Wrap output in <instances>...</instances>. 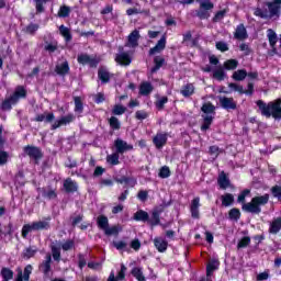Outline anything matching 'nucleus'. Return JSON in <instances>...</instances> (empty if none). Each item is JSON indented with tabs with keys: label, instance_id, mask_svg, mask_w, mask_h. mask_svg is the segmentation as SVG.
Listing matches in <instances>:
<instances>
[{
	"label": "nucleus",
	"instance_id": "f257e3e1",
	"mask_svg": "<svg viewBox=\"0 0 281 281\" xmlns=\"http://www.w3.org/2000/svg\"><path fill=\"white\" fill-rule=\"evenodd\" d=\"M251 191L249 189H245L237 198L238 203H243L244 212H248L250 214H260L262 209L260 205H267L269 203V194H263L260 196H255L250 202L245 203V199L249 196Z\"/></svg>",
	"mask_w": 281,
	"mask_h": 281
},
{
	"label": "nucleus",
	"instance_id": "f03ea898",
	"mask_svg": "<svg viewBox=\"0 0 281 281\" xmlns=\"http://www.w3.org/2000/svg\"><path fill=\"white\" fill-rule=\"evenodd\" d=\"M257 106L265 117H274V120H281V99H277L273 102L265 103V101H257Z\"/></svg>",
	"mask_w": 281,
	"mask_h": 281
},
{
	"label": "nucleus",
	"instance_id": "7ed1b4c3",
	"mask_svg": "<svg viewBox=\"0 0 281 281\" xmlns=\"http://www.w3.org/2000/svg\"><path fill=\"white\" fill-rule=\"evenodd\" d=\"M267 9H255V16H260V19H273V16H280L281 0H273L272 2H267Z\"/></svg>",
	"mask_w": 281,
	"mask_h": 281
},
{
	"label": "nucleus",
	"instance_id": "20e7f679",
	"mask_svg": "<svg viewBox=\"0 0 281 281\" xmlns=\"http://www.w3.org/2000/svg\"><path fill=\"white\" fill-rule=\"evenodd\" d=\"M49 221H52V217L33 222L31 224H25L22 227V237L27 238V234H30V232H40L41 229H49V227H52V225L49 224Z\"/></svg>",
	"mask_w": 281,
	"mask_h": 281
},
{
	"label": "nucleus",
	"instance_id": "39448f33",
	"mask_svg": "<svg viewBox=\"0 0 281 281\" xmlns=\"http://www.w3.org/2000/svg\"><path fill=\"white\" fill-rule=\"evenodd\" d=\"M25 95H27L25 88H23V86H19L15 88L14 93L2 102L1 109L3 111H10V109H12V104H16V102H19L21 98H25Z\"/></svg>",
	"mask_w": 281,
	"mask_h": 281
},
{
	"label": "nucleus",
	"instance_id": "423d86ee",
	"mask_svg": "<svg viewBox=\"0 0 281 281\" xmlns=\"http://www.w3.org/2000/svg\"><path fill=\"white\" fill-rule=\"evenodd\" d=\"M40 271L44 274L45 278H49L52 273V255L47 254L45 259L40 263Z\"/></svg>",
	"mask_w": 281,
	"mask_h": 281
},
{
	"label": "nucleus",
	"instance_id": "0eeeda50",
	"mask_svg": "<svg viewBox=\"0 0 281 281\" xmlns=\"http://www.w3.org/2000/svg\"><path fill=\"white\" fill-rule=\"evenodd\" d=\"M153 144L158 150H161V148H164V146L168 144V133L158 132L153 138Z\"/></svg>",
	"mask_w": 281,
	"mask_h": 281
},
{
	"label": "nucleus",
	"instance_id": "6e6552de",
	"mask_svg": "<svg viewBox=\"0 0 281 281\" xmlns=\"http://www.w3.org/2000/svg\"><path fill=\"white\" fill-rule=\"evenodd\" d=\"M114 148H116V153L119 155H124V153H128V150H133V145L126 143V140L122 138H117L114 140Z\"/></svg>",
	"mask_w": 281,
	"mask_h": 281
},
{
	"label": "nucleus",
	"instance_id": "1a4fd4ad",
	"mask_svg": "<svg viewBox=\"0 0 281 281\" xmlns=\"http://www.w3.org/2000/svg\"><path fill=\"white\" fill-rule=\"evenodd\" d=\"M75 120L76 116L74 114H67L54 122V124L52 125V131H56V128H60V126H67V124H71V122H74Z\"/></svg>",
	"mask_w": 281,
	"mask_h": 281
},
{
	"label": "nucleus",
	"instance_id": "9d476101",
	"mask_svg": "<svg viewBox=\"0 0 281 281\" xmlns=\"http://www.w3.org/2000/svg\"><path fill=\"white\" fill-rule=\"evenodd\" d=\"M269 234H272V236H278L281 232V216L272 218V221L269 222Z\"/></svg>",
	"mask_w": 281,
	"mask_h": 281
},
{
	"label": "nucleus",
	"instance_id": "9b49d317",
	"mask_svg": "<svg viewBox=\"0 0 281 281\" xmlns=\"http://www.w3.org/2000/svg\"><path fill=\"white\" fill-rule=\"evenodd\" d=\"M24 153L31 159H35V161H38V159H41L43 157V153L41 151V148L34 147V146L24 147Z\"/></svg>",
	"mask_w": 281,
	"mask_h": 281
},
{
	"label": "nucleus",
	"instance_id": "f8f14e48",
	"mask_svg": "<svg viewBox=\"0 0 281 281\" xmlns=\"http://www.w3.org/2000/svg\"><path fill=\"white\" fill-rule=\"evenodd\" d=\"M34 270V268L32 267V265H27L24 268V272L23 270H21V268L18 269V277L15 279V281H30V276H32V271Z\"/></svg>",
	"mask_w": 281,
	"mask_h": 281
},
{
	"label": "nucleus",
	"instance_id": "ddd939ff",
	"mask_svg": "<svg viewBox=\"0 0 281 281\" xmlns=\"http://www.w3.org/2000/svg\"><path fill=\"white\" fill-rule=\"evenodd\" d=\"M199 207H201V198L196 196L191 201L190 205L192 218H200Z\"/></svg>",
	"mask_w": 281,
	"mask_h": 281
},
{
	"label": "nucleus",
	"instance_id": "4468645a",
	"mask_svg": "<svg viewBox=\"0 0 281 281\" xmlns=\"http://www.w3.org/2000/svg\"><path fill=\"white\" fill-rule=\"evenodd\" d=\"M166 49V35H164L157 44L149 49V56H154V54H161Z\"/></svg>",
	"mask_w": 281,
	"mask_h": 281
},
{
	"label": "nucleus",
	"instance_id": "2eb2a0df",
	"mask_svg": "<svg viewBox=\"0 0 281 281\" xmlns=\"http://www.w3.org/2000/svg\"><path fill=\"white\" fill-rule=\"evenodd\" d=\"M154 245L157 251H159L160 254L166 252L168 249V240H166V238L164 237H156L154 239Z\"/></svg>",
	"mask_w": 281,
	"mask_h": 281
},
{
	"label": "nucleus",
	"instance_id": "dca6fc26",
	"mask_svg": "<svg viewBox=\"0 0 281 281\" xmlns=\"http://www.w3.org/2000/svg\"><path fill=\"white\" fill-rule=\"evenodd\" d=\"M220 104L223 109H226V110L236 109V101H234V98L221 97Z\"/></svg>",
	"mask_w": 281,
	"mask_h": 281
},
{
	"label": "nucleus",
	"instance_id": "f3484780",
	"mask_svg": "<svg viewBox=\"0 0 281 281\" xmlns=\"http://www.w3.org/2000/svg\"><path fill=\"white\" fill-rule=\"evenodd\" d=\"M77 60L80 65H90V67H95L97 65L95 59L91 58V56L87 54L79 55Z\"/></svg>",
	"mask_w": 281,
	"mask_h": 281
},
{
	"label": "nucleus",
	"instance_id": "a211bd4d",
	"mask_svg": "<svg viewBox=\"0 0 281 281\" xmlns=\"http://www.w3.org/2000/svg\"><path fill=\"white\" fill-rule=\"evenodd\" d=\"M42 192V196H44V199H48V201H52L53 199H56V196H58V194L56 193V189H53L52 187H46L41 189Z\"/></svg>",
	"mask_w": 281,
	"mask_h": 281
},
{
	"label": "nucleus",
	"instance_id": "6ab92c4d",
	"mask_svg": "<svg viewBox=\"0 0 281 281\" xmlns=\"http://www.w3.org/2000/svg\"><path fill=\"white\" fill-rule=\"evenodd\" d=\"M234 36L237 41H245V38H247L248 35L245 24L237 25Z\"/></svg>",
	"mask_w": 281,
	"mask_h": 281
},
{
	"label": "nucleus",
	"instance_id": "aec40b11",
	"mask_svg": "<svg viewBox=\"0 0 281 281\" xmlns=\"http://www.w3.org/2000/svg\"><path fill=\"white\" fill-rule=\"evenodd\" d=\"M139 41V31L134 30L130 35H128V42H127V47H137Z\"/></svg>",
	"mask_w": 281,
	"mask_h": 281
},
{
	"label": "nucleus",
	"instance_id": "412c9836",
	"mask_svg": "<svg viewBox=\"0 0 281 281\" xmlns=\"http://www.w3.org/2000/svg\"><path fill=\"white\" fill-rule=\"evenodd\" d=\"M55 71L58 76H67V74H69V63L65 60L61 64H57Z\"/></svg>",
	"mask_w": 281,
	"mask_h": 281
},
{
	"label": "nucleus",
	"instance_id": "4be33fe9",
	"mask_svg": "<svg viewBox=\"0 0 281 281\" xmlns=\"http://www.w3.org/2000/svg\"><path fill=\"white\" fill-rule=\"evenodd\" d=\"M153 83L148 81H144L139 86V94L140 95H150L153 93Z\"/></svg>",
	"mask_w": 281,
	"mask_h": 281
},
{
	"label": "nucleus",
	"instance_id": "5701e85b",
	"mask_svg": "<svg viewBox=\"0 0 281 281\" xmlns=\"http://www.w3.org/2000/svg\"><path fill=\"white\" fill-rule=\"evenodd\" d=\"M64 188H65L66 192H77L78 183H76V181L71 180V178H68L64 181Z\"/></svg>",
	"mask_w": 281,
	"mask_h": 281
},
{
	"label": "nucleus",
	"instance_id": "b1692460",
	"mask_svg": "<svg viewBox=\"0 0 281 281\" xmlns=\"http://www.w3.org/2000/svg\"><path fill=\"white\" fill-rule=\"evenodd\" d=\"M217 183H218L221 190H227V188H229V178H227L225 172H222L218 176Z\"/></svg>",
	"mask_w": 281,
	"mask_h": 281
},
{
	"label": "nucleus",
	"instance_id": "393cba45",
	"mask_svg": "<svg viewBox=\"0 0 281 281\" xmlns=\"http://www.w3.org/2000/svg\"><path fill=\"white\" fill-rule=\"evenodd\" d=\"M115 61L119 63V65H131V56L127 53H120L116 55Z\"/></svg>",
	"mask_w": 281,
	"mask_h": 281
},
{
	"label": "nucleus",
	"instance_id": "a878e982",
	"mask_svg": "<svg viewBox=\"0 0 281 281\" xmlns=\"http://www.w3.org/2000/svg\"><path fill=\"white\" fill-rule=\"evenodd\" d=\"M218 269V260L212 259L206 266V276L212 278V273Z\"/></svg>",
	"mask_w": 281,
	"mask_h": 281
},
{
	"label": "nucleus",
	"instance_id": "bb28decb",
	"mask_svg": "<svg viewBox=\"0 0 281 281\" xmlns=\"http://www.w3.org/2000/svg\"><path fill=\"white\" fill-rule=\"evenodd\" d=\"M180 93L183 95V98H190V95L194 94V85L188 83L183 86Z\"/></svg>",
	"mask_w": 281,
	"mask_h": 281
},
{
	"label": "nucleus",
	"instance_id": "cd10ccee",
	"mask_svg": "<svg viewBox=\"0 0 281 281\" xmlns=\"http://www.w3.org/2000/svg\"><path fill=\"white\" fill-rule=\"evenodd\" d=\"M149 215L148 212L139 210L134 214V221H142L143 223L148 222Z\"/></svg>",
	"mask_w": 281,
	"mask_h": 281
},
{
	"label": "nucleus",
	"instance_id": "c85d7f7f",
	"mask_svg": "<svg viewBox=\"0 0 281 281\" xmlns=\"http://www.w3.org/2000/svg\"><path fill=\"white\" fill-rule=\"evenodd\" d=\"M267 37H268V40H269L270 46H271L272 49H273V47H276V43H278V35L276 34V31L269 29V30L267 31Z\"/></svg>",
	"mask_w": 281,
	"mask_h": 281
},
{
	"label": "nucleus",
	"instance_id": "c756f323",
	"mask_svg": "<svg viewBox=\"0 0 281 281\" xmlns=\"http://www.w3.org/2000/svg\"><path fill=\"white\" fill-rule=\"evenodd\" d=\"M161 215V211L159 210H154L151 213V217H148V223L151 225H159L160 220L159 216Z\"/></svg>",
	"mask_w": 281,
	"mask_h": 281
},
{
	"label": "nucleus",
	"instance_id": "7c9ffc66",
	"mask_svg": "<svg viewBox=\"0 0 281 281\" xmlns=\"http://www.w3.org/2000/svg\"><path fill=\"white\" fill-rule=\"evenodd\" d=\"M106 161L110 166H117L120 165V154L117 151L110 154L106 156Z\"/></svg>",
	"mask_w": 281,
	"mask_h": 281
},
{
	"label": "nucleus",
	"instance_id": "2f4dec72",
	"mask_svg": "<svg viewBox=\"0 0 281 281\" xmlns=\"http://www.w3.org/2000/svg\"><path fill=\"white\" fill-rule=\"evenodd\" d=\"M69 14H71V8L65 4L61 5L57 12V16H59V19H67Z\"/></svg>",
	"mask_w": 281,
	"mask_h": 281
},
{
	"label": "nucleus",
	"instance_id": "473e14b6",
	"mask_svg": "<svg viewBox=\"0 0 281 281\" xmlns=\"http://www.w3.org/2000/svg\"><path fill=\"white\" fill-rule=\"evenodd\" d=\"M232 78H233V80L240 82V81L245 80V78H247V70L239 69L233 74Z\"/></svg>",
	"mask_w": 281,
	"mask_h": 281
},
{
	"label": "nucleus",
	"instance_id": "72a5a7b5",
	"mask_svg": "<svg viewBox=\"0 0 281 281\" xmlns=\"http://www.w3.org/2000/svg\"><path fill=\"white\" fill-rule=\"evenodd\" d=\"M98 76L101 82H109V80H111V74H109V70H106V68H100Z\"/></svg>",
	"mask_w": 281,
	"mask_h": 281
},
{
	"label": "nucleus",
	"instance_id": "f704fd0d",
	"mask_svg": "<svg viewBox=\"0 0 281 281\" xmlns=\"http://www.w3.org/2000/svg\"><path fill=\"white\" fill-rule=\"evenodd\" d=\"M97 225L100 227V229H103V232L109 227V218L104 215H100L97 218Z\"/></svg>",
	"mask_w": 281,
	"mask_h": 281
},
{
	"label": "nucleus",
	"instance_id": "c9c22d12",
	"mask_svg": "<svg viewBox=\"0 0 281 281\" xmlns=\"http://www.w3.org/2000/svg\"><path fill=\"white\" fill-rule=\"evenodd\" d=\"M225 70L221 66L213 70V78H215V80H218L220 82L225 80Z\"/></svg>",
	"mask_w": 281,
	"mask_h": 281
},
{
	"label": "nucleus",
	"instance_id": "e433bc0d",
	"mask_svg": "<svg viewBox=\"0 0 281 281\" xmlns=\"http://www.w3.org/2000/svg\"><path fill=\"white\" fill-rule=\"evenodd\" d=\"M37 252H38V248L34 246L29 247L24 250L23 258H25L26 260H30V258H34V256H36Z\"/></svg>",
	"mask_w": 281,
	"mask_h": 281
},
{
	"label": "nucleus",
	"instance_id": "4c0bfd02",
	"mask_svg": "<svg viewBox=\"0 0 281 281\" xmlns=\"http://www.w3.org/2000/svg\"><path fill=\"white\" fill-rule=\"evenodd\" d=\"M234 203V195L232 193H226L222 195V205L224 207H229Z\"/></svg>",
	"mask_w": 281,
	"mask_h": 281
},
{
	"label": "nucleus",
	"instance_id": "58836bf2",
	"mask_svg": "<svg viewBox=\"0 0 281 281\" xmlns=\"http://www.w3.org/2000/svg\"><path fill=\"white\" fill-rule=\"evenodd\" d=\"M59 34H61L67 43L71 41V32L69 31V27L65 25L59 26Z\"/></svg>",
	"mask_w": 281,
	"mask_h": 281
},
{
	"label": "nucleus",
	"instance_id": "ea45409f",
	"mask_svg": "<svg viewBox=\"0 0 281 281\" xmlns=\"http://www.w3.org/2000/svg\"><path fill=\"white\" fill-rule=\"evenodd\" d=\"M0 273L2 276L3 281H10L12 280V278H14V272L9 268H2Z\"/></svg>",
	"mask_w": 281,
	"mask_h": 281
},
{
	"label": "nucleus",
	"instance_id": "a19ab883",
	"mask_svg": "<svg viewBox=\"0 0 281 281\" xmlns=\"http://www.w3.org/2000/svg\"><path fill=\"white\" fill-rule=\"evenodd\" d=\"M50 250H52L53 259L56 262H60V246L52 245Z\"/></svg>",
	"mask_w": 281,
	"mask_h": 281
},
{
	"label": "nucleus",
	"instance_id": "79ce46f5",
	"mask_svg": "<svg viewBox=\"0 0 281 281\" xmlns=\"http://www.w3.org/2000/svg\"><path fill=\"white\" fill-rule=\"evenodd\" d=\"M238 67V60L236 59H228L224 63V69L227 71H232Z\"/></svg>",
	"mask_w": 281,
	"mask_h": 281
},
{
	"label": "nucleus",
	"instance_id": "37998d69",
	"mask_svg": "<svg viewBox=\"0 0 281 281\" xmlns=\"http://www.w3.org/2000/svg\"><path fill=\"white\" fill-rule=\"evenodd\" d=\"M59 247L63 249V251H71V249L76 247V243L72 239H68L64 241Z\"/></svg>",
	"mask_w": 281,
	"mask_h": 281
},
{
	"label": "nucleus",
	"instance_id": "c03bdc74",
	"mask_svg": "<svg viewBox=\"0 0 281 281\" xmlns=\"http://www.w3.org/2000/svg\"><path fill=\"white\" fill-rule=\"evenodd\" d=\"M132 276L136 278V280L138 281H146V277H144V272L142 271V268L132 269Z\"/></svg>",
	"mask_w": 281,
	"mask_h": 281
},
{
	"label": "nucleus",
	"instance_id": "a18cd8bd",
	"mask_svg": "<svg viewBox=\"0 0 281 281\" xmlns=\"http://www.w3.org/2000/svg\"><path fill=\"white\" fill-rule=\"evenodd\" d=\"M75 113H82L85 106L82 105V99L80 97H75Z\"/></svg>",
	"mask_w": 281,
	"mask_h": 281
},
{
	"label": "nucleus",
	"instance_id": "49530a36",
	"mask_svg": "<svg viewBox=\"0 0 281 281\" xmlns=\"http://www.w3.org/2000/svg\"><path fill=\"white\" fill-rule=\"evenodd\" d=\"M44 49L48 52V54H54V52L58 49V42L46 43Z\"/></svg>",
	"mask_w": 281,
	"mask_h": 281
},
{
	"label": "nucleus",
	"instance_id": "de8ad7c7",
	"mask_svg": "<svg viewBox=\"0 0 281 281\" xmlns=\"http://www.w3.org/2000/svg\"><path fill=\"white\" fill-rule=\"evenodd\" d=\"M106 236H117L120 234V228L117 226L106 227L104 231Z\"/></svg>",
	"mask_w": 281,
	"mask_h": 281
},
{
	"label": "nucleus",
	"instance_id": "09e8293b",
	"mask_svg": "<svg viewBox=\"0 0 281 281\" xmlns=\"http://www.w3.org/2000/svg\"><path fill=\"white\" fill-rule=\"evenodd\" d=\"M112 113L113 115H124V113H126V108L122 104H116L114 105Z\"/></svg>",
	"mask_w": 281,
	"mask_h": 281
},
{
	"label": "nucleus",
	"instance_id": "8fccbe9b",
	"mask_svg": "<svg viewBox=\"0 0 281 281\" xmlns=\"http://www.w3.org/2000/svg\"><path fill=\"white\" fill-rule=\"evenodd\" d=\"M109 124H110L111 128H113V131H120L121 124H120V120H117V117L112 116L109 120Z\"/></svg>",
	"mask_w": 281,
	"mask_h": 281
},
{
	"label": "nucleus",
	"instance_id": "3c124183",
	"mask_svg": "<svg viewBox=\"0 0 281 281\" xmlns=\"http://www.w3.org/2000/svg\"><path fill=\"white\" fill-rule=\"evenodd\" d=\"M228 87L231 91H236L237 93H240V95L245 94V89L238 83H229Z\"/></svg>",
	"mask_w": 281,
	"mask_h": 281
},
{
	"label": "nucleus",
	"instance_id": "603ef678",
	"mask_svg": "<svg viewBox=\"0 0 281 281\" xmlns=\"http://www.w3.org/2000/svg\"><path fill=\"white\" fill-rule=\"evenodd\" d=\"M216 108L212 105V103H205L202 106V112L205 113L206 115H212L214 113Z\"/></svg>",
	"mask_w": 281,
	"mask_h": 281
},
{
	"label": "nucleus",
	"instance_id": "864d4df0",
	"mask_svg": "<svg viewBox=\"0 0 281 281\" xmlns=\"http://www.w3.org/2000/svg\"><path fill=\"white\" fill-rule=\"evenodd\" d=\"M228 217L231 221H238V218H240V210L232 209L228 213Z\"/></svg>",
	"mask_w": 281,
	"mask_h": 281
},
{
	"label": "nucleus",
	"instance_id": "5fc2aeb1",
	"mask_svg": "<svg viewBox=\"0 0 281 281\" xmlns=\"http://www.w3.org/2000/svg\"><path fill=\"white\" fill-rule=\"evenodd\" d=\"M166 104H168V97H160L156 101V108L159 109V111H161Z\"/></svg>",
	"mask_w": 281,
	"mask_h": 281
},
{
	"label": "nucleus",
	"instance_id": "6e6d98bb",
	"mask_svg": "<svg viewBox=\"0 0 281 281\" xmlns=\"http://www.w3.org/2000/svg\"><path fill=\"white\" fill-rule=\"evenodd\" d=\"M49 0H34L36 12H45V7H43L44 3H47Z\"/></svg>",
	"mask_w": 281,
	"mask_h": 281
},
{
	"label": "nucleus",
	"instance_id": "4d7b16f0",
	"mask_svg": "<svg viewBox=\"0 0 281 281\" xmlns=\"http://www.w3.org/2000/svg\"><path fill=\"white\" fill-rule=\"evenodd\" d=\"M160 179H168L170 177V168L168 166H165L159 171Z\"/></svg>",
	"mask_w": 281,
	"mask_h": 281
},
{
	"label": "nucleus",
	"instance_id": "13d9d810",
	"mask_svg": "<svg viewBox=\"0 0 281 281\" xmlns=\"http://www.w3.org/2000/svg\"><path fill=\"white\" fill-rule=\"evenodd\" d=\"M272 196L276 199H279L281 201V187L280 186H274L271 188Z\"/></svg>",
	"mask_w": 281,
	"mask_h": 281
},
{
	"label": "nucleus",
	"instance_id": "bf43d9fd",
	"mask_svg": "<svg viewBox=\"0 0 281 281\" xmlns=\"http://www.w3.org/2000/svg\"><path fill=\"white\" fill-rule=\"evenodd\" d=\"M113 246L115 247V249H117L119 251H122L124 249H126V247H128V244L126 241H114Z\"/></svg>",
	"mask_w": 281,
	"mask_h": 281
},
{
	"label": "nucleus",
	"instance_id": "052dcab7",
	"mask_svg": "<svg viewBox=\"0 0 281 281\" xmlns=\"http://www.w3.org/2000/svg\"><path fill=\"white\" fill-rule=\"evenodd\" d=\"M249 243H251V238L249 237H244L241 238V240L238 243L237 247L238 249H243L245 247H247L249 245Z\"/></svg>",
	"mask_w": 281,
	"mask_h": 281
},
{
	"label": "nucleus",
	"instance_id": "680f3d73",
	"mask_svg": "<svg viewBox=\"0 0 281 281\" xmlns=\"http://www.w3.org/2000/svg\"><path fill=\"white\" fill-rule=\"evenodd\" d=\"M88 267H89V269H92L93 271H100V269H102V262L90 261V262H88Z\"/></svg>",
	"mask_w": 281,
	"mask_h": 281
},
{
	"label": "nucleus",
	"instance_id": "e2e57ef3",
	"mask_svg": "<svg viewBox=\"0 0 281 281\" xmlns=\"http://www.w3.org/2000/svg\"><path fill=\"white\" fill-rule=\"evenodd\" d=\"M78 267L79 269H85V267H87V259L85 258V255L79 254L78 255Z\"/></svg>",
	"mask_w": 281,
	"mask_h": 281
},
{
	"label": "nucleus",
	"instance_id": "0e129e2a",
	"mask_svg": "<svg viewBox=\"0 0 281 281\" xmlns=\"http://www.w3.org/2000/svg\"><path fill=\"white\" fill-rule=\"evenodd\" d=\"M125 277H126V266H124V263H122L121 270L116 276V280H124Z\"/></svg>",
	"mask_w": 281,
	"mask_h": 281
},
{
	"label": "nucleus",
	"instance_id": "69168bd1",
	"mask_svg": "<svg viewBox=\"0 0 281 281\" xmlns=\"http://www.w3.org/2000/svg\"><path fill=\"white\" fill-rule=\"evenodd\" d=\"M135 117L136 120H146V117H148V113L144 110L136 111Z\"/></svg>",
	"mask_w": 281,
	"mask_h": 281
},
{
	"label": "nucleus",
	"instance_id": "338daca9",
	"mask_svg": "<svg viewBox=\"0 0 281 281\" xmlns=\"http://www.w3.org/2000/svg\"><path fill=\"white\" fill-rule=\"evenodd\" d=\"M216 49H218L220 52H228L229 47L227 46V43H225V42H217Z\"/></svg>",
	"mask_w": 281,
	"mask_h": 281
},
{
	"label": "nucleus",
	"instance_id": "774afa93",
	"mask_svg": "<svg viewBox=\"0 0 281 281\" xmlns=\"http://www.w3.org/2000/svg\"><path fill=\"white\" fill-rule=\"evenodd\" d=\"M270 278L269 270H265L263 272L257 274V281H265Z\"/></svg>",
	"mask_w": 281,
	"mask_h": 281
}]
</instances>
